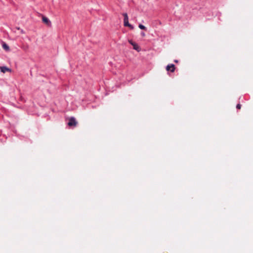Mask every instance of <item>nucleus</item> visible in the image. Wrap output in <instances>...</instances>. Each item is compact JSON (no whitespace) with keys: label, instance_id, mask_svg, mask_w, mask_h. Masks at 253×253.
<instances>
[{"label":"nucleus","instance_id":"nucleus-1","mask_svg":"<svg viewBox=\"0 0 253 253\" xmlns=\"http://www.w3.org/2000/svg\"><path fill=\"white\" fill-rule=\"evenodd\" d=\"M123 15L124 17V26L126 27H128L131 29H133V26L131 25H130L128 22V18L127 13H124L123 14Z\"/></svg>","mask_w":253,"mask_h":253},{"label":"nucleus","instance_id":"nucleus-2","mask_svg":"<svg viewBox=\"0 0 253 253\" xmlns=\"http://www.w3.org/2000/svg\"><path fill=\"white\" fill-rule=\"evenodd\" d=\"M77 125V122L76 119L74 117H71L69 119V122L68 123V125L69 126H76Z\"/></svg>","mask_w":253,"mask_h":253},{"label":"nucleus","instance_id":"nucleus-3","mask_svg":"<svg viewBox=\"0 0 253 253\" xmlns=\"http://www.w3.org/2000/svg\"><path fill=\"white\" fill-rule=\"evenodd\" d=\"M42 22L47 26L51 25L50 21L46 17L43 16L42 17Z\"/></svg>","mask_w":253,"mask_h":253},{"label":"nucleus","instance_id":"nucleus-4","mask_svg":"<svg viewBox=\"0 0 253 253\" xmlns=\"http://www.w3.org/2000/svg\"><path fill=\"white\" fill-rule=\"evenodd\" d=\"M167 71H170L171 72H173L175 70V66L174 64H169L166 67Z\"/></svg>","mask_w":253,"mask_h":253},{"label":"nucleus","instance_id":"nucleus-5","mask_svg":"<svg viewBox=\"0 0 253 253\" xmlns=\"http://www.w3.org/2000/svg\"><path fill=\"white\" fill-rule=\"evenodd\" d=\"M129 42L133 46V49L139 51L140 50L139 46L135 43L133 42L132 41H129Z\"/></svg>","mask_w":253,"mask_h":253},{"label":"nucleus","instance_id":"nucleus-6","mask_svg":"<svg viewBox=\"0 0 253 253\" xmlns=\"http://www.w3.org/2000/svg\"><path fill=\"white\" fill-rule=\"evenodd\" d=\"M0 71L3 73H5L6 72H11V69L5 67V66H2L0 67Z\"/></svg>","mask_w":253,"mask_h":253},{"label":"nucleus","instance_id":"nucleus-7","mask_svg":"<svg viewBox=\"0 0 253 253\" xmlns=\"http://www.w3.org/2000/svg\"><path fill=\"white\" fill-rule=\"evenodd\" d=\"M2 46L4 50H5L6 51L9 50V47L5 42H2Z\"/></svg>","mask_w":253,"mask_h":253},{"label":"nucleus","instance_id":"nucleus-8","mask_svg":"<svg viewBox=\"0 0 253 253\" xmlns=\"http://www.w3.org/2000/svg\"><path fill=\"white\" fill-rule=\"evenodd\" d=\"M139 28L142 30H146V28L142 24H139L138 26Z\"/></svg>","mask_w":253,"mask_h":253},{"label":"nucleus","instance_id":"nucleus-9","mask_svg":"<svg viewBox=\"0 0 253 253\" xmlns=\"http://www.w3.org/2000/svg\"><path fill=\"white\" fill-rule=\"evenodd\" d=\"M21 48L25 51L27 50L28 48V45H23Z\"/></svg>","mask_w":253,"mask_h":253},{"label":"nucleus","instance_id":"nucleus-10","mask_svg":"<svg viewBox=\"0 0 253 253\" xmlns=\"http://www.w3.org/2000/svg\"><path fill=\"white\" fill-rule=\"evenodd\" d=\"M236 108H237V109H241V104H238L237 105V106H236Z\"/></svg>","mask_w":253,"mask_h":253},{"label":"nucleus","instance_id":"nucleus-11","mask_svg":"<svg viewBox=\"0 0 253 253\" xmlns=\"http://www.w3.org/2000/svg\"><path fill=\"white\" fill-rule=\"evenodd\" d=\"M20 32H21V34H24L25 33V32H24V31L22 29L20 30Z\"/></svg>","mask_w":253,"mask_h":253},{"label":"nucleus","instance_id":"nucleus-12","mask_svg":"<svg viewBox=\"0 0 253 253\" xmlns=\"http://www.w3.org/2000/svg\"><path fill=\"white\" fill-rule=\"evenodd\" d=\"M141 35H142V36H143V37H144V36H145V33H144V32H142V33H141Z\"/></svg>","mask_w":253,"mask_h":253},{"label":"nucleus","instance_id":"nucleus-13","mask_svg":"<svg viewBox=\"0 0 253 253\" xmlns=\"http://www.w3.org/2000/svg\"><path fill=\"white\" fill-rule=\"evenodd\" d=\"M16 29H17V30H21V29H20V28H19V27H17V28H16Z\"/></svg>","mask_w":253,"mask_h":253},{"label":"nucleus","instance_id":"nucleus-14","mask_svg":"<svg viewBox=\"0 0 253 253\" xmlns=\"http://www.w3.org/2000/svg\"><path fill=\"white\" fill-rule=\"evenodd\" d=\"M174 62H177L178 61H177V60H174Z\"/></svg>","mask_w":253,"mask_h":253}]
</instances>
